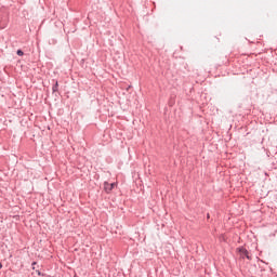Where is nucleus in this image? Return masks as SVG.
Here are the masks:
<instances>
[{
    "label": "nucleus",
    "instance_id": "f257e3e1",
    "mask_svg": "<svg viewBox=\"0 0 277 277\" xmlns=\"http://www.w3.org/2000/svg\"><path fill=\"white\" fill-rule=\"evenodd\" d=\"M241 259H248V261H252V256H250V252L245 247H240L237 249Z\"/></svg>",
    "mask_w": 277,
    "mask_h": 277
},
{
    "label": "nucleus",
    "instance_id": "f03ea898",
    "mask_svg": "<svg viewBox=\"0 0 277 277\" xmlns=\"http://www.w3.org/2000/svg\"><path fill=\"white\" fill-rule=\"evenodd\" d=\"M115 186H116V183L109 184L108 182H105L104 189H105L106 194H109L114 189Z\"/></svg>",
    "mask_w": 277,
    "mask_h": 277
},
{
    "label": "nucleus",
    "instance_id": "7ed1b4c3",
    "mask_svg": "<svg viewBox=\"0 0 277 277\" xmlns=\"http://www.w3.org/2000/svg\"><path fill=\"white\" fill-rule=\"evenodd\" d=\"M57 90H60V83L56 81L52 87V91L57 92Z\"/></svg>",
    "mask_w": 277,
    "mask_h": 277
},
{
    "label": "nucleus",
    "instance_id": "20e7f679",
    "mask_svg": "<svg viewBox=\"0 0 277 277\" xmlns=\"http://www.w3.org/2000/svg\"><path fill=\"white\" fill-rule=\"evenodd\" d=\"M17 55H19V57H21V56L25 55V53L22 50H17Z\"/></svg>",
    "mask_w": 277,
    "mask_h": 277
},
{
    "label": "nucleus",
    "instance_id": "39448f33",
    "mask_svg": "<svg viewBox=\"0 0 277 277\" xmlns=\"http://www.w3.org/2000/svg\"><path fill=\"white\" fill-rule=\"evenodd\" d=\"M2 268H3V264L0 263V269H2Z\"/></svg>",
    "mask_w": 277,
    "mask_h": 277
}]
</instances>
